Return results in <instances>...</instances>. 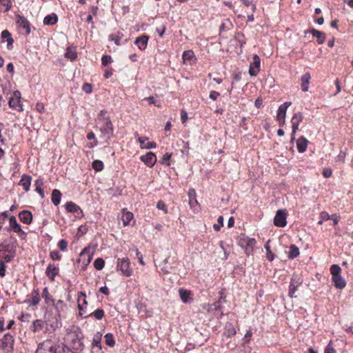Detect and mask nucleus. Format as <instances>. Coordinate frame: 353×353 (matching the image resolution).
Here are the masks:
<instances>
[{
	"label": "nucleus",
	"mask_w": 353,
	"mask_h": 353,
	"mask_svg": "<svg viewBox=\"0 0 353 353\" xmlns=\"http://www.w3.org/2000/svg\"><path fill=\"white\" fill-rule=\"evenodd\" d=\"M83 335L80 329L73 327L67 330L64 337L65 343L70 346L72 352H81L84 349V344L82 341Z\"/></svg>",
	"instance_id": "f257e3e1"
},
{
	"label": "nucleus",
	"mask_w": 353,
	"mask_h": 353,
	"mask_svg": "<svg viewBox=\"0 0 353 353\" xmlns=\"http://www.w3.org/2000/svg\"><path fill=\"white\" fill-rule=\"evenodd\" d=\"M97 120L102 122L100 127V131L101 133L104 135H107L108 139H110L113 135V125L109 115L108 114L107 110H101L98 114Z\"/></svg>",
	"instance_id": "f03ea898"
},
{
	"label": "nucleus",
	"mask_w": 353,
	"mask_h": 353,
	"mask_svg": "<svg viewBox=\"0 0 353 353\" xmlns=\"http://www.w3.org/2000/svg\"><path fill=\"white\" fill-rule=\"evenodd\" d=\"M16 254V247L14 244H0V260L10 262Z\"/></svg>",
	"instance_id": "7ed1b4c3"
},
{
	"label": "nucleus",
	"mask_w": 353,
	"mask_h": 353,
	"mask_svg": "<svg viewBox=\"0 0 353 353\" xmlns=\"http://www.w3.org/2000/svg\"><path fill=\"white\" fill-rule=\"evenodd\" d=\"M14 346V336L8 332L0 339V350L3 353H13Z\"/></svg>",
	"instance_id": "20e7f679"
},
{
	"label": "nucleus",
	"mask_w": 353,
	"mask_h": 353,
	"mask_svg": "<svg viewBox=\"0 0 353 353\" xmlns=\"http://www.w3.org/2000/svg\"><path fill=\"white\" fill-rule=\"evenodd\" d=\"M117 270L121 272V274L126 277L132 276L133 269L130 265V261L128 258H119L117 262Z\"/></svg>",
	"instance_id": "39448f33"
},
{
	"label": "nucleus",
	"mask_w": 353,
	"mask_h": 353,
	"mask_svg": "<svg viewBox=\"0 0 353 353\" xmlns=\"http://www.w3.org/2000/svg\"><path fill=\"white\" fill-rule=\"evenodd\" d=\"M21 92L19 90H15L12 94V97L9 99V107L18 112H22L23 105L21 101Z\"/></svg>",
	"instance_id": "423d86ee"
},
{
	"label": "nucleus",
	"mask_w": 353,
	"mask_h": 353,
	"mask_svg": "<svg viewBox=\"0 0 353 353\" xmlns=\"http://www.w3.org/2000/svg\"><path fill=\"white\" fill-rule=\"evenodd\" d=\"M288 212L285 209L277 210L274 218V224L280 228L285 227L287 225Z\"/></svg>",
	"instance_id": "0eeeda50"
},
{
	"label": "nucleus",
	"mask_w": 353,
	"mask_h": 353,
	"mask_svg": "<svg viewBox=\"0 0 353 353\" xmlns=\"http://www.w3.org/2000/svg\"><path fill=\"white\" fill-rule=\"evenodd\" d=\"M303 116L301 112L295 113L291 120L292 122V138L291 140L293 141L295 139V134L299 129V126L300 123L303 121Z\"/></svg>",
	"instance_id": "6e6552de"
},
{
	"label": "nucleus",
	"mask_w": 353,
	"mask_h": 353,
	"mask_svg": "<svg viewBox=\"0 0 353 353\" xmlns=\"http://www.w3.org/2000/svg\"><path fill=\"white\" fill-rule=\"evenodd\" d=\"M9 223L11 230L14 232L17 233L22 240L25 239L26 234L21 230V225L17 223L15 216H12L10 217Z\"/></svg>",
	"instance_id": "1a4fd4ad"
},
{
	"label": "nucleus",
	"mask_w": 353,
	"mask_h": 353,
	"mask_svg": "<svg viewBox=\"0 0 353 353\" xmlns=\"http://www.w3.org/2000/svg\"><path fill=\"white\" fill-rule=\"evenodd\" d=\"M261 59L257 54H254L253 60L250 63L249 68V74L251 76H256L260 71Z\"/></svg>",
	"instance_id": "9d476101"
},
{
	"label": "nucleus",
	"mask_w": 353,
	"mask_h": 353,
	"mask_svg": "<svg viewBox=\"0 0 353 353\" xmlns=\"http://www.w3.org/2000/svg\"><path fill=\"white\" fill-rule=\"evenodd\" d=\"M140 160L149 168H152L157 162V157L153 152H149L146 154L141 156Z\"/></svg>",
	"instance_id": "9b49d317"
},
{
	"label": "nucleus",
	"mask_w": 353,
	"mask_h": 353,
	"mask_svg": "<svg viewBox=\"0 0 353 353\" xmlns=\"http://www.w3.org/2000/svg\"><path fill=\"white\" fill-rule=\"evenodd\" d=\"M16 23L21 29L26 30V34H29L30 32V24L28 19L23 16L17 15Z\"/></svg>",
	"instance_id": "f8f14e48"
},
{
	"label": "nucleus",
	"mask_w": 353,
	"mask_h": 353,
	"mask_svg": "<svg viewBox=\"0 0 353 353\" xmlns=\"http://www.w3.org/2000/svg\"><path fill=\"white\" fill-rule=\"evenodd\" d=\"M59 268L57 267L54 263H50L46 270V274L51 281H54L55 277L59 274Z\"/></svg>",
	"instance_id": "ddd939ff"
},
{
	"label": "nucleus",
	"mask_w": 353,
	"mask_h": 353,
	"mask_svg": "<svg viewBox=\"0 0 353 353\" xmlns=\"http://www.w3.org/2000/svg\"><path fill=\"white\" fill-rule=\"evenodd\" d=\"M149 36L147 34H142L136 38L134 44L138 47L140 50H145L147 48L149 41Z\"/></svg>",
	"instance_id": "4468645a"
},
{
	"label": "nucleus",
	"mask_w": 353,
	"mask_h": 353,
	"mask_svg": "<svg viewBox=\"0 0 353 353\" xmlns=\"http://www.w3.org/2000/svg\"><path fill=\"white\" fill-rule=\"evenodd\" d=\"M41 296L44 299L45 304L48 306H54L55 300L52 295L50 293L47 287H45L41 293Z\"/></svg>",
	"instance_id": "2eb2a0df"
},
{
	"label": "nucleus",
	"mask_w": 353,
	"mask_h": 353,
	"mask_svg": "<svg viewBox=\"0 0 353 353\" xmlns=\"http://www.w3.org/2000/svg\"><path fill=\"white\" fill-rule=\"evenodd\" d=\"M290 101H286L279 107L276 119L283 121L285 119L287 109L291 105Z\"/></svg>",
	"instance_id": "dca6fc26"
},
{
	"label": "nucleus",
	"mask_w": 353,
	"mask_h": 353,
	"mask_svg": "<svg viewBox=\"0 0 353 353\" xmlns=\"http://www.w3.org/2000/svg\"><path fill=\"white\" fill-rule=\"evenodd\" d=\"M123 36L124 34L121 31H117L114 34H110L108 36V39L109 41H114L117 46H121L127 42V39H125L123 42L121 41L122 39L123 38Z\"/></svg>",
	"instance_id": "f3484780"
},
{
	"label": "nucleus",
	"mask_w": 353,
	"mask_h": 353,
	"mask_svg": "<svg viewBox=\"0 0 353 353\" xmlns=\"http://www.w3.org/2000/svg\"><path fill=\"white\" fill-rule=\"evenodd\" d=\"M121 220L124 226L133 225L134 223L133 213L123 210Z\"/></svg>",
	"instance_id": "a211bd4d"
},
{
	"label": "nucleus",
	"mask_w": 353,
	"mask_h": 353,
	"mask_svg": "<svg viewBox=\"0 0 353 353\" xmlns=\"http://www.w3.org/2000/svg\"><path fill=\"white\" fill-rule=\"evenodd\" d=\"M32 176L28 174H23L19 182V185L22 186L26 192H28L30 188Z\"/></svg>",
	"instance_id": "6ab92c4d"
},
{
	"label": "nucleus",
	"mask_w": 353,
	"mask_h": 353,
	"mask_svg": "<svg viewBox=\"0 0 353 353\" xmlns=\"http://www.w3.org/2000/svg\"><path fill=\"white\" fill-rule=\"evenodd\" d=\"M41 301L39 289H34L31 293V298L28 300V303L32 306H37Z\"/></svg>",
	"instance_id": "aec40b11"
},
{
	"label": "nucleus",
	"mask_w": 353,
	"mask_h": 353,
	"mask_svg": "<svg viewBox=\"0 0 353 353\" xmlns=\"http://www.w3.org/2000/svg\"><path fill=\"white\" fill-rule=\"evenodd\" d=\"M19 218L22 223L29 225L32 221V214L29 210H25L19 212Z\"/></svg>",
	"instance_id": "412c9836"
},
{
	"label": "nucleus",
	"mask_w": 353,
	"mask_h": 353,
	"mask_svg": "<svg viewBox=\"0 0 353 353\" xmlns=\"http://www.w3.org/2000/svg\"><path fill=\"white\" fill-rule=\"evenodd\" d=\"M311 79L310 72H305L301 77V90L304 92H307L309 90V84Z\"/></svg>",
	"instance_id": "4be33fe9"
},
{
	"label": "nucleus",
	"mask_w": 353,
	"mask_h": 353,
	"mask_svg": "<svg viewBox=\"0 0 353 353\" xmlns=\"http://www.w3.org/2000/svg\"><path fill=\"white\" fill-rule=\"evenodd\" d=\"M85 293L80 292L78 295V308L79 310V315L83 316V307H86L88 302L85 299Z\"/></svg>",
	"instance_id": "5701e85b"
},
{
	"label": "nucleus",
	"mask_w": 353,
	"mask_h": 353,
	"mask_svg": "<svg viewBox=\"0 0 353 353\" xmlns=\"http://www.w3.org/2000/svg\"><path fill=\"white\" fill-rule=\"evenodd\" d=\"M308 142L309 141H307V139L303 136L299 137L296 140V147L299 152L303 153L304 152L306 151Z\"/></svg>",
	"instance_id": "b1692460"
},
{
	"label": "nucleus",
	"mask_w": 353,
	"mask_h": 353,
	"mask_svg": "<svg viewBox=\"0 0 353 353\" xmlns=\"http://www.w3.org/2000/svg\"><path fill=\"white\" fill-rule=\"evenodd\" d=\"M1 37L3 39L6 40L8 49H12L14 39L12 37L11 33L8 30H4L1 32Z\"/></svg>",
	"instance_id": "393cba45"
},
{
	"label": "nucleus",
	"mask_w": 353,
	"mask_h": 353,
	"mask_svg": "<svg viewBox=\"0 0 353 353\" xmlns=\"http://www.w3.org/2000/svg\"><path fill=\"white\" fill-rule=\"evenodd\" d=\"M46 322L42 319L34 320L30 325V330L32 332L36 333L44 328Z\"/></svg>",
	"instance_id": "a878e982"
},
{
	"label": "nucleus",
	"mask_w": 353,
	"mask_h": 353,
	"mask_svg": "<svg viewBox=\"0 0 353 353\" xmlns=\"http://www.w3.org/2000/svg\"><path fill=\"white\" fill-rule=\"evenodd\" d=\"M310 32L312 34L313 37L317 39V43L319 44H322L325 42L326 37L325 34L323 32L313 28L310 30Z\"/></svg>",
	"instance_id": "bb28decb"
},
{
	"label": "nucleus",
	"mask_w": 353,
	"mask_h": 353,
	"mask_svg": "<svg viewBox=\"0 0 353 353\" xmlns=\"http://www.w3.org/2000/svg\"><path fill=\"white\" fill-rule=\"evenodd\" d=\"M65 209L67 212H71V213H83V211L81 210V208L77 205L76 203H73L72 201L67 202L65 205Z\"/></svg>",
	"instance_id": "cd10ccee"
},
{
	"label": "nucleus",
	"mask_w": 353,
	"mask_h": 353,
	"mask_svg": "<svg viewBox=\"0 0 353 353\" xmlns=\"http://www.w3.org/2000/svg\"><path fill=\"white\" fill-rule=\"evenodd\" d=\"M65 57L71 60L74 61L77 59V52L76 47L69 46L66 49Z\"/></svg>",
	"instance_id": "c85d7f7f"
},
{
	"label": "nucleus",
	"mask_w": 353,
	"mask_h": 353,
	"mask_svg": "<svg viewBox=\"0 0 353 353\" xmlns=\"http://www.w3.org/2000/svg\"><path fill=\"white\" fill-rule=\"evenodd\" d=\"M58 21V17L55 13H52L46 16L43 19V24L46 26H53Z\"/></svg>",
	"instance_id": "c756f323"
},
{
	"label": "nucleus",
	"mask_w": 353,
	"mask_h": 353,
	"mask_svg": "<svg viewBox=\"0 0 353 353\" xmlns=\"http://www.w3.org/2000/svg\"><path fill=\"white\" fill-rule=\"evenodd\" d=\"M179 296L183 303H188L191 300L190 296L192 292L190 290H188L183 288H180L179 290Z\"/></svg>",
	"instance_id": "7c9ffc66"
},
{
	"label": "nucleus",
	"mask_w": 353,
	"mask_h": 353,
	"mask_svg": "<svg viewBox=\"0 0 353 353\" xmlns=\"http://www.w3.org/2000/svg\"><path fill=\"white\" fill-rule=\"evenodd\" d=\"M332 281L334 284V286L338 289H343L346 285V282L345 279L341 276V275L336 276L332 277Z\"/></svg>",
	"instance_id": "2f4dec72"
},
{
	"label": "nucleus",
	"mask_w": 353,
	"mask_h": 353,
	"mask_svg": "<svg viewBox=\"0 0 353 353\" xmlns=\"http://www.w3.org/2000/svg\"><path fill=\"white\" fill-rule=\"evenodd\" d=\"M189 204L191 208H194L198 205L196 199V192L194 189H190L188 191Z\"/></svg>",
	"instance_id": "473e14b6"
},
{
	"label": "nucleus",
	"mask_w": 353,
	"mask_h": 353,
	"mask_svg": "<svg viewBox=\"0 0 353 353\" xmlns=\"http://www.w3.org/2000/svg\"><path fill=\"white\" fill-rule=\"evenodd\" d=\"M61 192L57 189L52 190L51 200L54 205H58L61 201Z\"/></svg>",
	"instance_id": "72a5a7b5"
},
{
	"label": "nucleus",
	"mask_w": 353,
	"mask_h": 353,
	"mask_svg": "<svg viewBox=\"0 0 353 353\" xmlns=\"http://www.w3.org/2000/svg\"><path fill=\"white\" fill-rule=\"evenodd\" d=\"M233 28L232 23L231 21L228 19H225V21H223L219 28V32L220 34H222L224 32L228 31L231 30Z\"/></svg>",
	"instance_id": "f704fd0d"
},
{
	"label": "nucleus",
	"mask_w": 353,
	"mask_h": 353,
	"mask_svg": "<svg viewBox=\"0 0 353 353\" xmlns=\"http://www.w3.org/2000/svg\"><path fill=\"white\" fill-rule=\"evenodd\" d=\"M43 185V179H38L34 182L35 190L39 194L41 197L43 199L45 197L44 191L42 189V186Z\"/></svg>",
	"instance_id": "c9c22d12"
},
{
	"label": "nucleus",
	"mask_w": 353,
	"mask_h": 353,
	"mask_svg": "<svg viewBox=\"0 0 353 353\" xmlns=\"http://www.w3.org/2000/svg\"><path fill=\"white\" fill-rule=\"evenodd\" d=\"M104 315H105L104 310L103 309L98 308L95 311L92 312L91 314H90L84 317L87 318V317L94 316L96 319L101 320L103 318Z\"/></svg>",
	"instance_id": "e433bc0d"
},
{
	"label": "nucleus",
	"mask_w": 353,
	"mask_h": 353,
	"mask_svg": "<svg viewBox=\"0 0 353 353\" xmlns=\"http://www.w3.org/2000/svg\"><path fill=\"white\" fill-rule=\"evenodd\" d=\"M182 59L184 62L191 61L193 59H196L194 52L192 50H185L182 54Z\"/></svg>",
	"instance_id": "4c0bfd02"
},
{
	"label": "nucleus",
	"mask_w": 353,
	"mask_h": 353,
	"mask_svg": "<svg viewBox=\"0 0 353 353\" xmlns=\"http://www.w3.org/2000/svg\"><path fill=\"white\" fill-rule=\"evenodd\" d=\"M299 255V249L295 245L292 244L290 246V250L288 251V257L290 259H294Z\"/></svg>",
	"instance_id": "58836bf2"
},
{
	"label": "nucleus",
	"mask_w": 353,
	"mask_h": 353,
	"mask_svg": "<svg viewBox=\"0 0 353 353\" xmlns=\"http://www.w3.org/2000/svg\"><path fill=\"white\" fill-rule=\"evenodd\" d=\"M105 344L110 347H114L115 345V341L113 334L108 333L104 336Z\"/></svg>",
	"instance_id": "ea45409f"
},
{
	"label": "nucleus",
	"mask_w": 353,
	"mask_h": 353,
	"mask_svg": "<svg viewBox=\"0 0 353 353\" xmlns=\"http://www.w3.org/2000/svg\"><path fill=\"white\" fill-rule=\"evenodd\" d=\"M92 168L97 171H102L104 168L103 163L100 160H94L92 163Z\"/></svg>",
	"instance_id": "a19ab883"
},
{
	"label": "nucleus",
	"mask_w": 353,
	"mask_h": 353,
	"mask_svg": "<svg viewBox=\"0 0 353 353\" xmlns=\"http://www.w3.org/2000/svg\"><path fill=\"white\" fill-rule=\"evenodd\" d=\"M0 5L4 8V12H8L12 8V0H0Z\"/></svg>",
	"instance_id": "79ce46f5"
},
{
	"label": "nucleus",
	"mask_w": 353,
	"mask_h": 353,
	"mask_svg": "<svg viewBox=\"0 0 353 353\" xmlns=\"http://www.w3.org/2000/svg\"><path fill=\"white\" fill-rule=\"evenodd\" d=\"M236 334V330L232 324H229L226 325V332L225 335L227 337H231Z\"/></svg>",
	"instance_id": "37998d69"
},
{
	"label": "nucleus",
	"mask_w": 353,
	"mask_h": 353,
	"mask_svg": "<svg viewBox=\"0 0 353 353\" xmlns=\"http://www.w3.org/2000/svg\"><path fill=\"white\" fill-rule=\"evenodd\" d=\"M330 272L332 275V277H334L336 276H339L341 274V268L338 265H332L330 267Z\"/></svg>",
	"instance_id": "c03bdc74"
},
{
	"label": "nucleus",
	"mask_w": 353,
	"mask_h": 353,
	"mask_svg": "<svg viewBox=\"0 0 353 353\" xmlns=\"http://www.w3.org/2000/svg\"><path fill=\"white\" fill-rule=\"evenodd\" d=\"M171 157H172V153H168V152L165 153L163 156L160 163L161 164L170 166V160Z\"/></svg>",
	"instance_id": "a18cd8bd"
},
{
	"label": "nucleus",
	"mask_w": 353,
	"mask_h": 353,
	"mask_svg": "<svg viewBox=\"0 0 353 353\" xmlns=\"http://www.w3.org/2000/svg\"><path fill=\"white\" fill-rule=\"evenodd\" d=\"M104 265H105V262H104L103 259H102L101 258H97L94 261V266L98 270L103 269V268L104 267Z\"/></svg>",
	"instance_id": "49530a36"
},
{
	"label": "nucleus",
	"mask_w": 353,
	"mask_h": 353,
	"mask_svg": "<svg viewBox=\"0 0 353 353\" xmlns=\"http://www.w3.org/2000/svg\"><path fill=\"white\" fill-rule=\"evenodd\" d=\"M50 256L53 261H60L61 259L62 255L60 254L59 251L53 250L50 251Z\"/></svg>",
	"instance_id": "de8ad7c7"
},
{
	"label": "nucleus",
	"mask_w": 353,
	"mask_h": 353,
	"mask_svg": "<svg viewBox=\"0 0 353 353\" xmlns=\"http://www.w3.org/2000/svg\"><path fill=\"white\" fill-rule=\"evenodd\" d=\"M87 139L88 140H94V141L93 143H91L90 145H89L90 148H93L97 145L98 141L95 140V134L93 132H88V134H87Z\"/></svg>",
	"instance_id": "09e8293b"
},
{
	"label": "nucleus",
	"mask_w": 353,
	"mask_h": 353,
	"mask_svg": "<svg viewBox=\"0 0 353 353\" xmlns=\"http://www.w3.org/2000/svg\"><path fill=\"white\" fill-rule=\"evenodd\" d=\"M112 62V57L110 55H103L101 58V64L103 66H107Z\"/></svg>",
	"instance_id": "8fccbe9b"
},
{
	"label": "nucleus",
	"mask_w": 353,
	"mask_h": 353,
	"mask_svg": "<svg viewBox=\"0 0 353 353\" xmlns=\"http://www.w3.org/2000/svg\"><path fill=\"white\" fill-rule=\"evenodd\" d=\"M157 208L159 210H163L165 214L168 213L167 205L163 201H159L157 204Z\"/></svg>",
	"instance_id": "3c124183"
},
{
	"label": "nucleus",
	"mask_w": 353,
	"mask_h": 353,
	"mask_svg": "<svg viewBox=\"0 0 353 353\" xmlns=\"http://www.w3.org/2000/svg\"><path fill=\"white\" fill-rule=\"evenodd\" d=\"M82 90L87 94H90L92 92V86L90 83H85L82 86Z\"/></svg>",
	"instance_id": "603ef678"
},
{
	"label": "nucleus",
	"mask_w": 353,
	"mask_h": 353,
	"mask_svg": "<svg viewBox=\"0 0 353 353\" xmlns=\"http://www.w3.org/2000/svg\"><path fill=\"white\" fill-rule=\"evenodd\" d=\"M157 147V143L154 141H150L145 143V145H141L142 149H152L155 148Z\"/></svg>",
	"instance_id": "864d4df0"
},
{
	"label": "nucleus",
	"mask_w": 353,
	"mask_h": 353,
	"mask_svg": "<svg viewBox=\"0 0 353 353\" xmlns=\"http://www.w3.org/2000/svg\"><path fill=\"white\" fill-rule=\"evenodd\" d=\"M265 249L267 251V258H268V261H272L274 260V254L270 249L269 244H267V245L265 246Z\"/></svg>",
	"instance_id": "5fc2aeb1"
},
{
	"label": "nucleus",
	"mask_w": 353,
	"mask_h": 353,
	"mask_svg": "<svg viewBox=\"0 0 353 353\" xmlns=\"http://www.w3.org/2000/svg\"><path fill=\"white\" fill-rule=\"evenodd\" d=\"M324 353H336V350L334 348L332 345V341H330L325 347Z\"/></svg>",
	"instance_id": "6e6d98bb"
},
{
	"label": "nucleus",
	"mask_w": 353,
	"mask_h": 353,
	"mask_svg": "<svg viewBox=\"0 0 353 353\" xmlns=\"http://www.w3.org/2000/svg\"><path fill=\"white\" fill-rule=\"evenodd\" d=\"M218 224H214V228L215 230L216 231H219L221 228V227H222L223 225V216H219L218 218Z\"/></svg>",
	"instance_id": "4d7b16f0"
},
{
	"label": "nucleus",
	"mask_w": 353,
	"mask_h": 353,
	"mask_svg": "<svg viewBox=\"0 0 353 353\" xmlns=\"http://www.w3.org/2000/svg\"><path fill=\"white\" fill-rule=\"evenodd\" d=\"M320 218L323 221L330 220L332 216L326 211H323L320 213Z\"/></svg>",
	"instance_id": "13d9d810"
},
{
	"label": "nucleus",
	"mask_w": 353,
	"mask_h": 353,
	"mask_svg": "<svg viewBox=\"0 0 353 353\" xmlns=\"http://www.w3.org/2000/svg\"><path fill=\"white\" fill-rule=\"evenodd\" d=\"M322 174L323 176L325 177V178H329L332 176V170L331 168H324L323 170V172H322Z\"/></svg>",
	"instance_id": "bf43d9fd"
},
{
	"label": "nucleus",
	"mask_w": 353,
	"mask_h": 353,
	"mask_svg": "<svg viewBox=\"0 0 353 353\" xmlns=\"http://www.w3.org/2000/svg\"><path fill=\"white\" fill-rule=\"evenodd\" d=\"M4 261H0V276L3 277L5 276L6 273V265Z\"/></svg>",
	"instance_id": "052dcab7"
},
{
	"label": "nucleus",
	"mask_w": 353,
	"mask_h": 353,
	"mask_svg": "<svg viewBox=\"0 0 353 353\" xmlns=\"http://www.w3.org/2000/svg\"><path fill=\"white\" fill-rule=\"evenodd\" d=\"M345 152L343 151H341L336 157V161L344 163L345 160Z\"/></svg>",
	"instance_id": "680f3d73"
},
{
	"label": "nucleus",
	"mask_w": 353,
	"mask_h": 353,
	"mask_svg": "<svg viewBox=\"0 0 353 353\" xmlns=\"http://www.w3.org/2000/svg\"><path fill=\"white\" fill-rule=\"evenodd\" d=\"M220 96V93L219 92L212 90L210 92V98L214 101L216 100L217 98Z\"/></svg>",
	"instance_id": "e2e57ef3"
},
{
	"label": "nucleus",
	"mask_w": 353,
	"mask_h": 353,
	"mask_svg": "<svg viewBox=\"0 0 353 353\" xmlns=\"http://www.w3.org/2000/svg\"><path fill=\"white\" fill-rule=\"evenodd\" d=\"M297 290V286L296 285H293L292 283L290 284V290H289V295L290 297H293L294 296V294L295 293V292Z\"/></svg>",
	"instance_id": "0e129e2a"
},
{
	"label": "nucleus",
	"mask_w": 353,
	"mask_h": 353,
	"mask_svg": "<svg viewBox=\"0 0 353 353\" xmlns=\"http://www.w3.org/2000/svg\"><path fill=\"white\" fill-rule=\"evenodd\" d=\"M165 26H162L161 27H158L156 28V31L159 34V35L160 37H163L165 31Z\"/></svg>",
	"instance_id": "69168bd1"
},
{
	"label": "nucleus",
	"mask_w": 353,
	"mask_h": 353,
	"mask_svg": "<svg viewBox=\"0 0 353 353\" xmlns=\"http://www.w3.org/2000/svg\"><path fill=\"white\" fill-rule=\"evenodd\" d=\"M181 119L183 123H185L188 119L187 112L183 110H182L181 112Z\"/></svg>",
	"instance_id": "338daca9"
},
{
	"label": "nucleus",
	"mask_w": 353,
	"mask_h": 353,
	"mask_svg": "<svg viewBox=\"0 0 353 353\" xmlns=\"http://www.w3.org/2000/svg\"><path fill=\"white\" fill-rule=\"evenodd\" d=\"M252 336V332L251 330H249L246 332L245 336H244V339L245 340L246 342H249L250 341V339Z\"/></svg>",
	"instance_id": "774afa93"
}]
</instances>
